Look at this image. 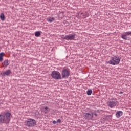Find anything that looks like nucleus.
Masks as SVG:
<instances>
[{
  "label": "nucleus",
  "mask_w": 131,
  "mask_h": 131,
  "mask_svg": "<svg viewBox=\"0 0 131 131\" xmlns=\"http://www.w3.org/2000/svg\"><path fill=\"white\" fill-rule=\"evenodd\" d=\"M11 113L9 112L5 113L0 115V123H9L11 120Z\"/></svg>",
  "instance_id": "nucleus-1"
},
{
  "label": "nucleus",
  "mask_w": 131,
  "mask_h": 131,
  "mask_svg": "<svg viewBox=\"0 0 131 131\" xmlns=\"http://www.w3.org/2000/svg\"><path fill=\"white\" fill-rule=\"evenodd\" d=\"M120 63V58L118 56H115L112 57V59L110 60L107 64L110 65H118Z\"/></svg>",
  "instance_id": "nucleus-2"
},
{
  "label": "nucleus",
  "mask_w": 131,
  "mask_h": 131,
  "mask_svg": "<svg viewBox=\"0 0 131 131\" xmlns=\"http://www.w3.org/2000/svg\"><path fill=\"white\" fill-rule=\"evenodd\" d=\"M70 76V70L68 68H63L61 71V79L68 78Z\"/></svg>",
  "instance_id": "nucleus-3"
},
{
  "label": "nucleus",
  "mask_w": 131,
  "mask_h": 131,
  "mask_svg": "<svg viewBox=\"0 0 131 131\" xmlns=\"http://www.w3.org/2000/svg\"><path fill=\"white\" fill-rule=\"evenodd\" d=\"M51 77L54 79H62V76L59 71H53L51 73Z\"/></svg>",
  "instance_id": "nucleus-4"
},
{
  "label": "nucleus",
  "mask_w": 131,
  "mask_h": 131,
  "mask_svg": "<svg viewBox=\"0 0 131 131\" xmlns=\"http://www.w3.org/2000/svg\"><path fill=\"white\" fill-rule=\"evenodd\" d=\"M131 32H126L124 34L121 35V38L125 40H130Z\"/></svg>",
  "instance_id": "nucleus-5"
},
{
  "label": "nucleus",
  "mask_w": 131,
  "mask_h": 131,
  "mask_svg": "<svg viewBox=\"0 0 131 131\" xmlns=\"http://www.w3.org/2000/svg\"><path fill=\"white\" fill-rule=\"evenodd\" d=\"M61 39H65L66 40H74L75 38V35H68L64 37H61Z\"/></svg>",
  "instance_id": "nucleus-6"
},
{
  "label": "nucleus",
  "mask_w": 131,
  "mask_h": 131,
  "mask_svg": "<svg viewBox=\"0 0 131 131\" xmlns=\"http://www.w3.org/2000/svg\"><path fill=\"white\" fill-rule=\"evenodd\" d=\"M107 105L110 108H113L117 105V101H114L113 100H111L107 102Z\"/></svg>",
  "instance_id": "nucleus-7"
},
{
  "label": "nucleus",
  "mask_w": 131,
  "mask_h": 131,
  "mask_svg": "<svg viewBox=\"0 0 131 131\" xmlns=\"http://www.w3.org/2000/svg\"><path fill=\"white\" fill-rule=\"evenodd\" d=\"M84 117L85 119H87V120H92L93 119V114L86 113L84 116Z\"/></svg>",
  "instance_id": "nucleus-8"
},
{
  "label": "nucleus",
  "mask_w": 131,
  "mask_h": 131,
  "mask_svg": "<svg viewBox=\"0 0 131 131\" xmlns=\"http://www.w3.org/2000/svg\"><path fill=\"white\" fill-rule=\"evenodd\" d=\"M25 124L28 126H32L33 125V119H29L25 122Z\"/></svg>",
  "instance_id": "nucleus-9"
},
{
  "label": "nucleus",
  "mask_w": 131,
  "mask_h": 131,
  "mask_svg": "<svg viewBox=\"0 0 131 131\" xmlns=\"http://www.w3.org/2000/svg\"><path fill=\"white\" fill-rule=\"evenodd\" d=\"M123 114V112H122V111H118L116 113V117H117V118H119L120 116H122Z\"/></svg>",
  "instance_id": "nucleus-10"
},
{
  "label": "nucleus",
  "mask_w": 131,
  "mask_h": 131,
  "mask_svg": "<svg viewBox=\"0 0 131 131\" xmlns=\"http://www.w3.org/2000/svg\"><path fill=\"white\" fill-rule=\"evenodd\" d=\"M11 73H12V72H11V71L10 70H7L5 72H4L2 73V75L3 76H8V75H10V74H11Z\"/></svg>",
  "instance_id": "nucleus-11"
},
{
  "label": "nucleus",
  "mask_w": 131,
  "mask_h": 131,
  "mask_svg": "<svg viewBox=\"0 0 131 131\" xmlns=\"http://www.w3.org/2000/svg\"><path fill=\"white\" fill-rule=\"evenodd\" d=\"M47 21L50 23L54 22V21H55V17H48L47 18Z\"/></svg>",
  "instance_id": "nucleus-12"
},
{
  "label": "nucleus",
  "mask_w": 131,
  "mask_h": 131,
  "mask_svg": "<svg viewBox=\"0 0 131 131\" xmlns=\"http://www.w3.org/2000/svg\"><path fill=\"white\" fill-rule=\"evenodd\" d=\"M9 60H6L4 61V63H3V67H7L9 65Z\"/></svg>",
  "instance_id": "nucleus-13"
},
{
  "label": "nucleus",
  "mask_w": 131,
  "mask_h": 131,
  "mask_svg": "<svg viewBox=\"0 0 131 131\" xmlns=\"http://www.w3.org/2000/svg\"><path fill=\"white\" fill-rule=\"evenodd\" d=\"M4 55H5V53H4V52L0 53V62H2L3 60H4Z\"/></svg>",
  "instance_id": "nucleus-14"
},
{
  "label": "nucleus",
  "mask_w": 131,
  "mask_h": 131,
  "mask_svg": "<svg viewBox=\"0 0 131 131\" xmlns=\"http://www.w3.org/2000/svg\"><path fill=\"white\" fill-rule=\"evenodd\" d=\"M0 19L2 21H5V15L4 14V13L1 14Z\"/></svg>",
  "instance_id": "nucleus-15"
},
{
  "label": "nucleus",
  "mask_w": 131,
  "mask_h": 131,
  "mask_svg": "<svg viewBox=\"0 0 131 131\" xmlns=\"http://www.w3.org/2000/svg\"><path fill=\"white\" fill-rule=\"evenodd\" d=\"M35 36L36 37H39V36H40V32L37 31L35 33Z\"/></svg>",
  "instance_id": "nucleus-16"
},
{
  "label": "nucleus",
  "mask_w": 131,
  "mask_h": 131,
  "mask_svg": "<svg viewBox=\"0 0 131 131\" xmlns=\"http://www.w3.org/2000/svg\"><path fill=\"white\" fill-rule=\"evenodd\" d=\"M80 17H79V18H82L83 19H85V18H86V16H85V15H84V13H80Z\"/></svg>",
  "instance_id": "nucleus-17"
},
{
  "label": "nucleus",
  "mask_w": 131,
  "mask_h": 131,
  "mask_svg": "<svg viewBox=\"0 0 131 131\" xmlns=\"http://www.w3.org/2000/svg\"><path fill=\"white\" fill-rule=\"evenodd\" d=\"M86 94L88 96H91V95H92V90H91V89H88V90L86 92Z\"/></svg>",
  "instance_id": "nucleus-18"
},
{
  "label": "nucleus",
  "mask_w": 131,
  "mask_h": 131,
  "mask_svg": "<svg viewBox=\"0 0 131 131\" xmlns=\"http://www.w3.org/2000/svg\"><path fill=\"white\" fill-rule=\"evenodd\" d=\"M43 109H45V110H47V111H50V108H49V107H48L47 106L44 107Z\"/></svg>",
  "instance_id": "nucleus-19"
},
{
  "label": "nucleus",
  "mask_w": 131,
  "mask_h": 131,
  "mask_svg": "<svg viewBox=\"0 0 131 131\" xmlns=\"http://www.w3.org/2000/svg\"><path fill=\"white\" fill-rule=\"evenodd\" d=\"M36 125V121L35 120H33V126Z\"/></svg>",
  "instance_id": "nucleus-20"
},
{
  "label": "nucleus",
  "mask_w": 131,
  "mask_h": 131,
  "mask_svg": "<svg viewBox=\"0 0 131 131\" xmlns=\"http://www.w3.org/2000/svg\"><path fill=\"white\" fill-rule=\"evenodd\" d=\"M61 119H58L57 120V123H61Z\"/></svg>",
  "instance_id": "nucleus-21"
},
{
  "label": "nucleus",
  "mask_w": 131,
  "mask_h": 131,
  "mask_svg": "<svg viewBox=\"0 0 131 131\" xmlns=\"http://www.w3.org/2000/svg\"><path fill=\"white\" fill-rule=\"evenodd\" d=\"M38 114H39V112H36L35 113V115H36V116H38Z\"/></svg>",
  "instance_id": "nucleus-22"
},
{
  "label": "nucleus",
  "mask_w": 131,
  "mask_h": 131,
  "mask_svg": "<svg viewBox=\"0 0 131 131\" xmlns=\"http://www.w3.org/2000/svg\"><path fill=\"white\" fill-rule=\"evenodd\" d=\"M52 123H53V124H56V123H57V121H56L55 120L53 121Z\"/></svg>",
  "instance_id": "nucleus-23"
},
{
  "label": "nucleus",
  "mask_w": 131,
  "mask_h": 131,
  "mask_svg": "<svg viewBox=\"0 0 131 131\" xmlns=\"http://www.w3.org/2000/svg\"><path fill=\"white\" fill-rule=\"evenodd\" d=\"M91 114H92L93 117H94V115H95V114H96V113H95V112L91 113Z\"/></svg>",
  "instance_id": "nucleus-24"
},
{
  "label": "nucleus",
  "mask_w": 131,
  "mask_h": 131,
  "mask_svg": "<svg viewBox=\"0 0 131 131\" xmlns=\"http://www.w3.org/2000/svg\"><path fill=\"white\" fill-rule=\"evenodd\" d=\"M49 111H44V113H45V114H47V113H48V112Z\"/></svg>",
  "instance_id": "nucleus-25"
},
{
  "label": "nucleus",
  "mask_w": 131,
  "mask_h": 131,
  "mask_svg": "<svg viewBox=\"0 0 131 131\" xmlns=\"http://www.w3.org/2000/svg\"><path fill=\"white\" fill-rule=\"evenodd\" d=\"M94 115L95 116H98V114H97V113H95Z\"/></svg>",
  "instance_id": "nucleus-26"
},
{
  "label": "nucleus",
  "mask_w": 131,
  "mask_h": 131,
  "mask_svg": "<svg viewBox=\"0 0 131 131\" xmlns=\"http://www.w3.org/2000/svg\"><path fill=\"white\" fill-rule=\"evenodd\" d=\"M120 94H123V92L121 91V92H120Z\"/></svg>",
  "instance_id": "nucleus-27"
},
{
  "label": "nucleus",
  "mask_w": 131,
  "mask_h": 131,
  "mask_svg": "<svg viewBox=\"0 0 131 131\" xmlns=\"http://www.w3.org/2000/svg\"><path fill=\"white\" fill-rule=\"evenodd\" d=\"M78 18L79 19V15L78 16Z\"/></svg>",
  "instance_id": "nucleus-28"
}]
</instances>
